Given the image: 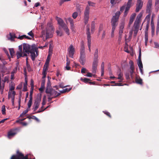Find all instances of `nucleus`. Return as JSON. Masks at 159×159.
I'll list each match as a JSON object with an SVG mask.
<instances>
[{"instance_id": "1", "label": "nucleus", "mask_w": 159, "mask_h": 159, "mask_svg": "<svg viewBox=\"0 0 159 159\" xmlns=\"http://www.w3.org/2000/svg\"><path fill=\"white\" fill-rule=\"evenodd\" d=\"M88 3L89 5L86 6L84 12V22L85 25L88 23L89 20L90 9L89 6L94 7L95 4L94 3L89 1L88 2Z\"/></svg>"}, {"instance_id": "2", "label": "nucleus", "mask_w": 159, "mask_h": 159, "mask_svg": "<svg viewBox=\"0 0 159 159\" xmlns=\"http://www.w3.org/2000/svg\"><path fill=\"white\" fill-rule=\"evenodd\" d=\"M98 49L96 48L93 54V61L92 65V72L94 74L96 72L98 62Z\"/></svg>"}, {"instance_id": "3", "label": "nucleus", "mask_w": 159, "mask_h": 159, "mask_svg": "<svg viewBox=\"0 0 159 159\" xmlns=\"http://www.w3.org/2000/svg\"><path fill=\"white\" fill-rule=\"evenodd\" d=\"M121 12L120 11H117L111 20V25L112 29H115L118 24L119 19Z\"/></svg>"}, {"instance_id": "4", "label": "nucleus", "mask_w": 159, "mask_h": 159, "mask_svg": "<svg viewBox=\"0 0 159 159\" xmlns=\"http://www.w3.org/2000/svg\"><path fill=\"white\" fill-rule=\"evenodd\" d=\"M85 57L84 45L82 44L80 49V56L79 60L80 62L82 65L84 64L86 60Z\"/></svg>"}, {"instance_id": "5", "label": "nucleus", "mask_w": 159, "mask_h": 159, "mask_svg": "<svg viewBox=\"0 0 159 159\" xmlns=\"http://www.w3.org/2000/svg\"><path fill=\"white\" fill-rule=\"evenodd\" d=\"M86 34L87 35V43L89 52H91V39L90 31V25L88 24L86 26Z\"/></svg>"}, {"instance_id": "6", "label": "nucleus", "mask_w": 159, "mask_h": 159, "mask_svg": "<svg viewBox=\"0 0 159 159\" xmlns=\"http://www.w3.org/2000/svg\"><path fill=\"white\" fill-rule=\"evenodd\" d=\"M52 31L51 29H47L46 30H43L42 32V37L46 35V38L43 40L45 41L47 39L51 38L53 36Z\"/></svg>"}, {"instance_id": "7", "label": "nucleus", "mask_w": 159, "mask_h": 159, "mask_svg": "<svg viewBox=\"0 0 159 159\" xmlns=\"http://www.w3.org/2000/svg\"><path fill=\"white\" fill-rule=\"evenodd\" d=\"M58 23L63 29L66 34L69 35L70 34L69 30L67 25L64 22L63 20L60 18H58L57 20Z\"/></svg>"}, {"instance_id": "8", "label": "nucleus", "mask_w": 159, "mask_h": 159, "mask_svg": "<svg viewBox=\"0 0 159 159\" xmlns=\"http://www.w3.org/2000/svg\"><path fill=\"white\" fill-rule=\"evenodd\" d=\"M18 157L16 159H29V157L30 156V154H27L25 156L19 150H18L16 151V154H15Z\"/></svg>"}, {"instance_id": "9", "label": "nucleus", "mask_w": 159, "mask_h": 159, "mask_svg": "<svg viewBox=\"0 0 159 159\" xmlns=\"http://www.w3.org/2000/svg\"><path fill=\"white\" fill-rule=\"evenodd\" d=\"M152 0H148L147 2L146 9V13H151L152 12Z\"/></svg>"}, {"instance_id": "10", "label": "nucleus", "mask_w": 159, "mask_h": 159, "mask_svg": "<svg viewBox=\"0 0 159 159\" xmlns=\"http://www.w3.org/2000/svg\"><path fill=\"white\" fill-rule=\"evenodd\" d=\"M129 64L130 65V71H129V74H130V76L131 78L133 79L134 78L133 76V73L134 72V62L132 60H130L129 61Z\"/></svg>"}, {"instance_id": "11", "label": "nucleus", "mask_w": 159, "mask_h": 159, "mask_svg": "<svg viewBox=\"0 0 159 159\" xmlns=\"http://www.w3.org/2000/svg\"><path fill=\"white\" fill-rule=\"evenodd\" d=\"M143 2L142 0H137L135 11L138 12L142 8Z\"/></svg>"}, {"instance_id": "12", "label": "nucleus", "mask_w": 159, "mask_h": 159, "mask_svg": "<svg viewBox=\"0 0 159 159\" xmlns=\"http://www.w3.org/2000/svg\"><path fill=\"white\" fill-rule=\"evenodd\" d=\"M41 100V98L40 97H38L36 99L33 106V109L34 110V111H35L39 108Z\"/></svg>"}, {"instance_id": "13", "label": "nucleus", "mask_w": 159, "mask_h": 159, "mask_svg": "<svg viewBox=\"0 0 159 159\" xmlns=\"http://www.w3.org/2000/svg\"><path fill=\"white\" fill-rule=\"evenodd\" d=\"M141 49L140 48H139V55L138 57V66L139 67V68L141 70V71H142V69L143 68V65L142 63V62L141 60Z\"/></svg>"}, {"instance_id": "14", "label": "nucleus", "mask_w": 159, "mask_h": 159, "mask_svg": "<svg viewBox=\"0 0 159 159\" xmlns=\"http://www.w3.org/2000/svg\"><path fill=\"white\" fill-rule=\"evenodd\" d=\"M69 52V55L70 57L71 58L73 57L74 54L75 53V50L72 44L70 45V47L68 49Z\"/></svg>"}, {"instance_id": "15", "label": "nucleus", "mask_w": 159, "mask_h": 159, "mask_svg": "<svg viewBox=\"0 0 159 159\" xmlns=\"http://www.w3.org/2000/svg\"><path fill=\"white\" fill-rule=\"evenodd\" d=\"M23 51L29 54L31 50L30 46L27 44H24L23 45Z\"/></svg>"}, {"instance_id": "16", "label": "nucleus", "mask_w": 159, "mask_h": 159, "mask_svg": "<svg viewBox=\"0 0 159 159\" xmlns=\"http://www.w3.org/2000/svg\"><path fill=\"white\" fill-rule=\"evenodd\" d=\"M16 129H11L8 133V137L9 138H11L13 137L16 134Z\"/></svg>"}, {"instance_id": "17", "label": "nucleus", "mask_w": 159, "mask_h": 159, "mask_svg": "<svg viewBox=\"0 0 159 159\" xmlns=\"http://www.w3.org/2000/svg\"><path fill=\"white\" fill-rule=\"evenodd\" d=\"M136 16V14L135 13H134L132 14L130 18L129 21V23L128 26L129 27L130 26V25L133 23L135 17Z\"/></svg>"}, {"instance_id": "18", "label": "nucleus", "mask_w": 159, "mask_h": 159, "mask_svg": "<svg viewBox=\"0 0 159 159\" xmlns=\"http://www.w3.org/2000/svg\"><path fill=\"white\" fill-rule=\"evenodd\" d=\"M135 81L136 83L138 84L142 85L143 84L142 80L140 77L139 76L136 77L135 79Z\"/></svg>"}, {"instance_id": "19", "label": "nucleus", "mask_w": 159, "mask_h": 159, "mask_svg": "<svg viewBox=\"0 0 159 159\" xmlns=\"http://www.w3.org/2000/svg\"><path fill=\"white\" fill-rule=\"evenodd\" d=\"M124 27V24L122 23L120 26L119 34H120V37H121V35H122L123 33V29ZM121 38V37H120Z\"/></svg>"}, {"instance_id": "20", "label": "nucleus", "mask_w": 159, "mask_h": 159, "mask_svg": "<svg viewBox=\"0 0 159 159\" xmlns=\"http://www.w3.org/2000/svg\"><path fill=\"white\" fill-rule=\"evenodd\" d=\"M35 52V51H34L32 49H31L30 52V53L31 54L30 56L31 59L33 61H34L36 57V55Z\"/></svg>"}, {"instance_id": "21", "label": "nucleus", "mask_w": 159, "mask_h": 159, "mask_svg": "<svg viewBox=\"0 0 159 159\" xmlns=\"http://www.w3.org/2000/svg\"><path fill=\"white\" fill-rule=\"evenodd\" d=\"M68 20L70 24L71 29H73L74 28V22L73 20L70 17L68 18Z\"/></svg>"}, {"instance_id": "22", "label": "nucleus", "mask_w": 159, "mask_h": 159, "mask_svg": "<svg viewBox=\"0 0 159 159\" xmlns=\"http://www.w3.org/2000/svg\"><path fill=\"white\" fill-rule=\"evenodd\" d=\"M140 22L137 21H135L134 25V29L139 30Z\"/></svg>"}, {"instance_id": "23", "label": "nucleus", "mask_w": 159, "mask_h": 159, "mask_svg": "<svg viewBox=\"0 0 159 159\" xmlns=\"http://www.w3.org/2000/svg\"><path fill=\"white\" fill-rule=\"evenodd\" d=\"M132 0H128L127 4L125 5V8L130 9V7L132 6Z\"/></svg>"}, {"instance_id": "24", "label": "nucleus", "mask_w": 159, "mask_h": 159, "mask_svg": "<svg viewBox=\"0 0 159 159\" xmlns=\"http://www.w3.org/2000/svg\"><path fill=\"white\" fill-rule=\"evenodd\" d=\"M151 27L152 32V35H153L154 33L155 27H154V24L153 23V20H151Z\"/></svg>"}, {"instance_id": "25", "label": "nucleus", "mask_w": 159, "mask_h": 159, "mask_svg": "<svg viewBox=\"0 0 159 159\" xmlns=\"http://www.w3.org/2000/svg\"><path fill=\"white\" fill-rule=\"evenodd\" d=\"M95 28V22L94 21H93L91 22V30L92 33H93V32Z\"/></svg>"}, {"instance_id": "26", "label": "nucleus", "mask_w": 159, "mask_h": 159, "mask_svg": "<svg viewBox=\"0 0 159 159\" xmlns=\"http://www.w3.org/2000/svg\"><path fill=\"white\" fill-rule=\"evenodd\" d=\"M143 14L141 13H140L137 16L135 21H138L139 22H141V18Z\"/></svg>"}, {"instance_id": "27", "label": "nucleus", "mask_w": 159, "mask_h": 159, "mask_svg": "<svg viewBox=\"0 0 159 159\" xmlns=\"http://www.w3.org/2000/svg\"><path fill=\"white\" fill-rule=\"evenodd\" d=\"M10 37L8 39L11 41L14 40V38H16L15 34H14L10 33L9 34Z\"/></svg>"}, {"instance_id": "28", "label": "nucleus", "mask_w": 159, "mask_h": 159, "mask_svg": "<svg viewBox=\"0 0 159 159\" xmlns=\"http://www.w3.org/2000/svg\"><path fill=\"white\" fill-rule=\"evenodd\" d=\"M81 80L82 81L84 82L86 84L89 83V82L91 80L87 78H81Z\"/></svg>"}, {"instance_id": "29", "label": "nucleus", "mask_w": 159, "mask_h": 159, "mask_svg": "<svg viewBox=\"0 0 159 159\" xmlns=\"http://www.w3.org/2000/svg\"><path fill=\"white\" fill-rule=\"evenodd\" d=\"M159 32V16H158L157 21L156 29V34L157 35Z\"/></svg>"}, {"instance_id": "30", "label": "nucleus", "mask_w": 159, "mask_h": 159, "mask_svg": "<svg viewBox=\"0 0 159 159\" xmlns=\"http://www.w3.org/2000/svg\"><path fill=\"white\" fill-rule=\"evenodd\" d=\"M10 55L12 58H13L14 56L15 52L13 48H10L9 49Z\"/></svg>"}, {"instance_id": "31", "label": "nucleus", "mask_w": 159, "mask_h": 159, "mask_svg": "<svg viewBox=\"0 0 159 159\" xmlns=\"http://www.w3.org/2000/svg\"><path fill=\"white\" fill-rule=\"evenodd\" d=\"M22 52H20L18 51L16 53V55L17 56V59H19L21 57H22Z\"/></svg>"}, {"instance_id": "32", "label": "nucleus", "mask_w": 159, "mask_h": 159, "mask_svg": "<svg viewBox=\"0 0 159 159\" xmlns=\"http://www.w3.org/2000/svg\"><path fill=\"white\" fill-rule=\"evenodd\" d=\"M29 111L28 109H27L23 112L20 115V117H23Z\"/></svg>"}, {"instance_id": "33", "label": "nucleus", "mask_w": 159, "mask_h": 159, "mask_svg": "<svg viewBox=\"0 0 159 159\" xmlns=\"http://www.w3.org/2000/svg\"><path fill=\"white\" fill-rule=\"evenodd\" d=\"M48 69V65L45 64L43 68V72L44 73H47Z\"/></svg>"}, {"instance_id": "34", "label": "nucleus", "mask_w": 159, "mask_h": 159, "mask_svg": "<svg viewBox=\"0 0 159 159\" xmlns=\"http://www.w3.org/2000/svg\"><path fill=\"white\" fill-rule=\"evenodd\" d=\"M33 100V98H30V100L28 103V108H30L31 106L32 102Z\"/></svg>"}, {"instance_id": "35", "label": "nucleus", "mask_w": 159, "mask_h": 159, "mask_svg": "<svg viewBox=\"0 0 159 159\" xmlns=\"http://www.w3.org/2000/svg\"><path fill=\"white\" fill-rule=\"evenodd\" d=\"M57 93V91L54 89H52V91L51 93V95H52V97H54L55 96H56Z\"/></svg>"}, {"instance_id": "36", "label": "nucleus", "mask_w": 159, "mask_h": 159, "mask_svg": "<svg viewBox=\"0 0 159 159\" xmlns=\"http://www.w3.org/2000/svg\"><path fill=\"white\" fill-rule=\"evenodd\" d=\"M2 113L3 115H5L6 114V109L5 106L3 105L2 106Z\"/></svg>"}, {"instance_id": "37", "label": "nucleus", "mask_w": 159, "mask_h": 159, "mask_svg": "<svg viewBox=\"0 0 159 159\" xmlns=\"http://www.w3.org/2000/svg\"><path fill=\"white\" fill-rule=\"evenodd\" d=\"M148 14L146 16V19L147 20V22L150 23L151 13Z\"/></svg>"}, {"instance_id": "38", "label": "nucleus", "mask_w": 159, "mask_h": 159, "mask_svg": "<svg viewBox=\"0 0 159 159\" xmlns=\"http://www.w3.org/2000/svg\"><path fill=\"white\" fill-rule=\"evenodd\" d=\"M71 88H70L69 89H68L67 88H66L65 89H64L62 91H60L61 93H63L66 92H69L71 89Z\"/></svg>"}, {"instance_id": "39", "label": "nucleus", "mask_w": 159, "mask_h": 159, "mask_svg": "<svg viewBox=\"0 0 159 159\" xmlns=\"http://www.w3.org/2000/svg\"><path fill=\"white\" fill-rule=\"evenodd\" d=\"M121 0H111L110 3L112 5L114 4L116 2H119L120 1H121Z\"/></svg>"}, {"instance_id": "40", "label": "nucleus", "mask_w": 159, "mask_h": 159, "mask_svg": "<svg viewBox=\"0 0 159 159\" xmlns=\"http://www.w3.org/2000/svg\"><path fill=\"white\" fill-rule=\"evenodd\" d=\"M150 25V23L149 22H147V25H146V28L145 29V33L146 32L147 33H148V28L149 26Z\"/></svg>"}, {"instance_id": "41", "label": "nucleus", "mask_w": 159, "mask_h": 159, "mask_svg": "<svg viewBox=\"0 0 159 159\" xmlns=\"http://www.w3.org/2000/svg\"><path fill=\"white\" fill-rule=\"evenodd\" d=\"M46 96H43V102L42 103V105L44 106L45 105L46 103Z\"/></svg>"}, {"instance_id": "42", "label": "nucleus", "mask_w": 159, "mask_h": 159, "mask_svg": "<svg viewBox=\"0 0 159 159\" xmlns=\"http://www.w3.org/2000/svg\"><path fill=\"white\" fill-rule=\"evenodd\" d=\"M129 10V9L125 8V10L124 12V17H125L127 16Z\"/></svg>"}, {"instance_id": "43", "label": "nucleus", "mask_w": 159, "mask_h": 159, "mask_svg": "<svg viewBox=\"0 0 159 159\" xmlns=\"http://www.w3.org/2000/svg\"><path fill=\"white\" fill-rule=\"evenodd\" d=\"M49 50H52L53 48V42L52 41H50L49 43Z\"/></svg>"}, {"instance_id": "44", "label": "nucleus", "mask_w": 159, "mask_h": 159, "mask_svg": "<svg viewBox=\"0 0 159 159\" xmlns=\"http://www.w3.org/2000/svg\"><path fill=\"white\" fill-rule=\"evenodd\" d=\"M78 15V13L77 12H75L72 14V16L74 19H75L77 17Z\"/></svg>"}, {"instance_id": "45", "label": "nucleus", "mask_w": 159, "mask_h": 159, "mask_svg": "<svg viewBox=\"0 0 159 159\" xmlns=\"http://www.w3.org/2000/svg\"><path fill=\"white\" fill-rule=\"evenodd\" d=\"M122 76H123V75L122 74H120L118 75V79L120 80L119 81V82H121L122 81V80H123Z\"/></svg>"}, {"instance_id": "46", "label": "nucleus", "mask_w": 159, "mask_h": 159, "mask_svg": "<svg viewBox=\"0 0 159 159\" xmlns=\"http://www.w3.org/2000/svg\"><path fill=\"white\" fill-rule=\"evenodd\" d=\"M34 88H31L30 92V98H33L32 95Z\"/></svg>"}, {"instance_id": "47", "label": "nucleus", "mask_w": 159, "mask_h": 159, "mask_svg": "<svg viewBox=\"0 0 159 159\" xmlns=\"http://www.w3.org/2000/svg\"><path fill=\"white\" fill-rule=\"evenodd\" d=\"M130 75L129 72H127L125 73V76L127 79L128 80L130 79Z\"/></svg>"}, {"instance_id": "48", "label": "nucleus", "mask_w": 159, "mask_h": 159, "mask_svg": "<svg viewBox=\"0 0 159 159\" xmlns=\"http://www.w3.org/2000/svg\"><path fill=\"white\" fill-rule=\"evenodd\" d=\"M51 82H50V80L49 79H48V82H47L46 88H50L51 87Z\"/></svg>"}, {"instance_id": "49", "label": "nucleus", "mask_w": 159, "mask_h": 159, "mask_svg": "<svg viewBox=\"0 0 159 159\" xmlns=\"http://www.w3.org/2000/svg\"><path fill=\"white\" fill-rule=\"evenodd\" d=\"M26 66L27 69V70L29 71H30L31 70V69L30 67V65L28 64L27 63V61L26 62Z\"/></svg>"}, {"instance_id": "50", "label": "nucleus", "mask_w": 159, "mask_h": 159, "mask_svg": "<svg viewBox=\"0 0 159 159\" xmlns=\"http://www.w3.org/2000/svg\"><path fill=\"white\" fill-rule=\"evenodd\" d=\"M52 89L50 88H47L46 90V93H51V91H52Z\"/></svg>"}, {"instance_id": "51", "label": "nucleus", "mask_w": 159, "mask_h": 159, "mask_svg": "<svg viewBox=\"0 0 159 159\" xmlns=\"http://www.w3.org/2000/svg\"><path fill=\"white\" fill-rule=\"evenodd\" d=\"M9 77L8 76H5L4 78V79L3 80H2V81L3 82V84H4L7 81H8Z\"/></svg>"}, {"instance_id": "52", "label": "nucleus", "mask_w": 159, "mask_h": 159, "mask_svg": "<svg viewBox=\"0 0 159 159\" xmlns=\"http://www.w3.org/2000/svg\"><path fill=\"white\" fill-rule=\"evenodd\" d=\"M145 42H148V33H147L146 32L145 33Z\"/></svg>"}, {"instance_id": "53", "label": "nucleus", "mask_w": 159, "mask_h": 159, "mask_svg": "<svg viewBox=\"0 0 159 159\" xmlns=\"http://www.w3.org/2000/svg\"><path fill=\"white\" fill-rule=\"evenodd\" d=\"M31 119L35 120L38 122H39V120L37 117H36V116H32Z\"/></svg>"}, {"instance_id": "54", "label": "nucleus", "mask_w": 159, "mask_h": 159, "mask_svg": "<svg viewBox=\"0 0 159 159\" xmlns=\"http://www.w3.org/2000/svg\"><path fill=\"white\" fill-rule=\"evenodd\" d=\"M115 29H112L111 30V38H113L114 36V31Z\"/></svg>"}, {"instance_id": "55", "label": "nucleus", "mask_w": 159, "mask_h": 159, "mask_svg": "<svg viewBox=\"0 0 159 159\" xmlns=\"http://www.w3.org/2000/svg\"><path fill=\"white\" fill-rule=\"evenodd\" d=\"M20 102H21V97H20L19 101H18V109L19 110L20 108Z\"/></svg>"}, {"instance_id": "56", "label": "nucleus", "mask_w": 159, "mask_h": 159, "mask_svg": "<svg viewBox=\"0 0 159 159\" xmlns=\"http://www.w3.org/2000/svg\"><path fill=\"white\" fill-rule=\"evenodd\" d=\"M30 85L31 86V88H34V81L32 79H31L30 80Z\"/></svg>"}, {"instance_id": "57", "label": "nucleus", "mask_w": 159, "mask_h": 159, "mask_svg": "<svg viewBox=\"0 0 159 159\" xmlns=\"http://www.w3.org/2000/svg\"><path fill=\"white\" fill-rule=\"evenodd\" d=\"M53 98H54V97H52L51 98H48V101L50 103H51L53 102L52 101H51V100Z\"/></svg>"}, {"instance_id": "58", "label": "nucleus", "mask_w": 159, "mask_h": 159, "mask_svg": "<svg viewBox=\"0 0 159 159\" xmlns=\"http://www.w3.org/2000/svg\"><path fill=\"white\" fill-rule=\"evenodd\" d=\"M87 70H86V69L85 68H83L81 69V72L82 73H86V71H87Z\"/></svg>"}, {"instance_id": "59", "label": "nucleus", "mask_w": 159, "mask_h": 159, "mask_svg": "<svg viewBox=\"0 0 159 159\" xmlns=\"http://www.w3.org/2000/svg\"><path fill=\"white\" fill-rule=\"evenodd\" d=\"M105 114L108 116L110 118L111 117V116L109 112L107 111H103V112Z\"/></svg>"}, {"instance_id": "60", "label": "nucleus", "mask_w": 159, "mask_h": 159, "mask_svg": "<svg viewBox=\"0 0 159 159\" xmlns=\"http://www.w3.org/2000/svg\"><path fill=\"white\" fill-rule=\"evenodd\" d=\"M154 44L155 45V48L159 49V44L157 42H154Z\"/></svg>"}, {"instance_id": "61", "label": "nucleus", "mask_w": 159, "mask_h": 159, "mask_svg": "<svg viewBox=\"0 0 159 159\" xmlns=\"http://www.w3.org/2000/svg\"><path fill=\"white\" fill-rule=\"evenodd\" d=\"M45 79H42L41 81V85L43 86H45Z\"/></svg>"}, {"instance_id": "62", "label": "nucleus", "mask_w": 159, "mask_h": 159, "mask_svg": "<svg viewBox=\"0 0 159 159\" xmlns=\"http://www.w3.org/2000/svg\"><path fill=\"white\" fill-rule=\"evenodd\" d=\"M17 70V68L16 67H15V68L13 70V71L11 72V74H14V73H16Z\"/></svg>"}, {"instance_id": "63", "label": "nucleus", "mask_w": 159, "mask_h": 159, "mask_svg": "<svg viewBox=\"0 0 159 159\" xmlns=\"http://www.w3.org/2000/svg\"><path fill=\"white\" fill-rule=\"evenodd\" d=\"M28 34L31 36L32 37H34V34L32 32V31H30V32H29L28 33Z\"/></svg>"}, {"instance_id": "64", "label": "nucleus", "mask_w": 159, "mask_h": 159, "mask_svg": "<svg viewBox=\"0 0 159 159\" xmlns=\"http://www.w3.org/2000/svg\"><path fill=\"white\" fill-rule=\"evenodd\" d=\"M104 64L103 62H102L101 65V70H104Z\"/></svg>"}]
</instances>
